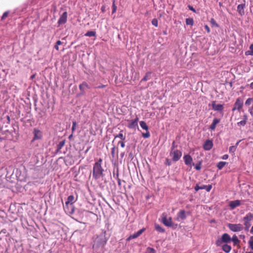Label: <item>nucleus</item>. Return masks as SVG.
Returning a JSON list of instances; mask_svg holds the SVG:
<instances>
[{"label": "nucleus", "instance_id": "obj_1", "mask_svg": "<svg viewBox=\"0 0 253 253\" xmlns=\"http://www.w3.org/2000/svg\"><path fill=\"white\" fill-rule=\"evenodd\" d=\"M102 161V159H99L93 166L92 175L95 179L100 178L102 176L103 169L101 167Z\"/></svg>", "mask_w": 253, "mask_h": 253}, {"label": "nucleus", "instance_id": "obj_2", "mask_svg": "<svg viewBox=\"0 0 253 253\" xmlns=\"http://www.w3.org/2000/svg\"><path fill=\"white\" fill-rule=\"evenodd\" d=\"M231 241V238L227 233H224L220 239L216 241V245L220 246L223 243L227 244Z\"/></svg>", "mask_w": 253, "mask_h": 253}, {"label": "nucleus", "instance_id": "obj_3", "mask_svg": "<svg viewBox=\"0 0 253 253\" xmlns=\"http://www.w3.org/2000/svg\"><path fill=\"white\" fill-rule=\"evenodd\" d=\"M244 104V100L243 98L241 97H238L237 98L234 104V106L232 109V111H235L236 110H238L240 111V110L242 108Z\"/></svg>", "mask_w": 253, "mask_h": 253}, {"label": "nucleus", "instance_id": "obj_4", "mask_svg": "<svg viewBox=\"0 0 253 253\" xmlns=\"http://www.w3.org/2000/svg\"><path fill=\"white\" fill-rule=\"evenodd\" d=\"M170 156L172 158L173 161L176 162L181 157L182 153L179 150H174L173 148H172L170 153Z\"/></svg>", "mask_w": 253, "mask_h": 253}, {"label": "nucleus", "instance_id": "obj_5", "mask_svg": "<svg viewBox=\"0 0 253 253\" xmlns=\"http://www.w3.org/2000/svg\"><path fill=\"white\" fill-rule=\"evenodd\" d=\"M228 227L233 232H239L241 231L243 228V225L241 224H232L229 223L227 225Z\"/></svg>", "mask_w": 253, "mask_h": 253}, {"label": "nucleus", "instance_id": "obj_6", "mask_svg": "<svg viewBox=\"0 0 253 253\" xmlns=\"http://www.w3.org/2000/svg\"><path fill=\"white\" fill-rule=\"evenodd\" d=\"M253 219V214L248 213L244 217V225L247 229L251 226L250 221Z\"/></svg>", "mask_w": 253, "mask_h": 253}, {"label": "nucleus", "instance_id": "obj_7", "mask_svg": "<svg viewBox=\"0 0 253 253\" xmlns=\"http://www.w3.org/2000/svg\"><path fill=\"white\" fill-rule=\"evenodd\" d=\"M138 118L136 117L134 120H127L129 122L127 126L130 129H135L138 126Z\"/></svg>", "mask_w": 253, "mask_h": 253}, {"label": "nucleus", "instance_id": "obj_8", "mask_svg": "<svg viewBox=\"0 0 253 253\" xmlns=\"http://www.w3.org/2000/svg\"><path fill=\"white\" fill-rule=\"evenodd\" d=\"M212 188L211 185H203L202 186H199L197 184L195 187V190L196 191H198L200 189H205L207 192H210Z\"/></svg>", "mask_w": 253, "mask_h": 253}, {"label": "nucleus", "instance_id": "obj_9", "mask_svg": "<svg viewBox=\"0 0 253 253\" xmlns=\"http://www.w3.org/2000/svg\"><path fill=\"white\" fill-rule=\"evenodd\" d=\"M186 218V212L184 210H181L177 213V216L175 217V219L178 221H179L181 220H184Z\"/></svg>", "mask_w": 253, "mask_h": 253}, {"label": "nucleus", "instance_id": "obj_10", "mask_svg": "<svg viewBox=\"0 0 253 253\" xmlns=\"http://www.w3.org/2000/svg\"><path fill=\"white\" fill-rule=\"evenodd\" d=\"M33 133L34 134V137L33 140H39L42 138V135L41 130L35 128L33 131Z\"/></svg>", "mask_w": 253, "mask_h": 253}, {"label": "nucleus", "instance_id": "obj_11", "mask_svg": "<svg viewBox=\"0 0 253 253\" xmlns=\"http://www.w3.org/2000/svg\"><path fill=\"white\" fill-rule=\"evenodd\" d=\"M64 209L65 212L68 214H72L74 211V207L73 205L72 204L65 205Z\"/></svg>", "mask_w": 253, "mask_h": 253}, {"label": "nucleus", "instance_id": "obj_12", "mask_svg": "<svg viewBox=\"0 0 253 253\" xmlns=\"http://www.w3.org/2000/svg\"><path fill=\"white\" fill-rule=\"evenodd\" d=\"M67 13L64 12L60 17L58 23L59 24H65L67 22Z\"/></svg>", "mask_w": 253, "mask_h": 253}, {"label": "nucleus", "instance_id": "obj_13", "mask_svg": "<svg viewBox=\"0 0 253 253\" xmlns=\"http://www.w3.org/2000/svg\"><path fill=\"white\" fill-rule=\"evenodd\" d=\"M212 108L215 111H222L223 109V106L222 104H217L215 101L212 102Z\"/></svg>", "mask_w": 253, "mask_h": 253}, {"label": "nucleus", "instance_id": "obj_14", "mask_svg": "<svg viewBox=\"0 0 253 253\" xmlns=\"http://www.w3.org/2000/svg\"><path fill=\"white\" fill-rule=\"evenodd\" d=\"M163 223L167 226L171 227L172 226V219L171 217L167 218L164 217L163 218Z\"/></svg>", "mask_w": 253, "mask_h": 253}, {"label": "nucleus", "instance_id": "obj_15", "mask_svg": "<svg viewBox=\"0 0 253 253\" xmlns=\"http://www.w3.org/2000/svg\"><path fill=\"white\" fill-rule=\"evenodd\" d=\"M183 159L185 164L191 167L193 162L192 157L190 155H187L184 156Z\"/></svg>", "mask_w": 253, "mask_h": 253}, {"label": "nucleus", "instance_id": "obj_16", "mask_svg": "<svg viewBox=\"0 0 253 253\" xmlns=\"http://www.w3.org/2000/svg\"><path fill=\"white\" fill-rule=\"evenodd\" d=\"M213 146L212 142L210 140H207L204 145L203 148L205 150H210L211 149Z\"/></svg>", "mask_w": 253, "mask_h": 253}, {"label": "nucleus", "instance_id": "obj_17", "mask_svg": "<svg viewBox=\"0 0 253 253\" xmlns=\"http://www.w3.org/2000/svg\"><path fill=\"white\" fill-rule=\"evenodd\" d=\"M241 205V201L240 200H235L231 201L229 203V207L232 210L234 209L236 207Z\"/></svg>", "mask_w": 253, "mask_h": 253}, {"label": "nucleus", "instance_id": "obj_18", "mask_svg": "<svg viewBox=\"0 0 253 253\" xmlns=\"http://www.w3.org/2000/svg\"><path fill=\"white\" fill-rule=\"evenodd\" d=\"M245 7V4H239L237 6V11L241 16H243L245 14L244 8Z\"/></svg>", "mask_w": 253, "mask_h": 253}, {"label": "nucleus", "instance_id": "obj_19", "mask_svg": "<svg viewBox=\"0 0 253 253\" xmlns=\"http://www.w3.org/2000/svg\"><path fill=\"white\" fill-rule=\"evenodd\" d=\"M248 120V116L247 115L243 116V120L237 123V125L239 126H243L246 125Z\"/></svg>", "mask_w": 253, "mask_h": 253}, {"label": "nucleus", "instance_id": "obj_20", "mask_svg": "<svg viewBox=\"0 0 253 253\" xmlns=\"http://www.w3.org/2000/svg\"><path fill=\"white\" fill-rule=\"evenodd\" d=\"M220 122V120L217 118H214L213 120V122L212 123V124L210 126V129L213 130L215 129L216 125L217 124H218Z\"/></svg>", "mask_w": 253, "mask_h": 253}, {"label": "nucleus", "instance_id": "obj_21", "mask_svg": "<svg viewBox=\"0 0 253 253\" xmlns=\"http://www.w3.org/2000/svg\"><path fill=\"white\" fill-rule=\"evenodd\" d=\"M75 202V198H74V196L73 195H70L67 199V201L65 202V205H68V204H72V205H73V203Z\"/></svg>", "mask_w": 253, "mask_h": 253}, {"label": "nucleus", "instance_id": "obj_22", "mask_svg": "<svg viewBox=\"0 0 253 253\" xmlns=\"http://www.w3.org/2000/svg\"><path fill=\"white\" fill-rule=\"evenodd\" d=\"M222 249L223 251L226 253H229L231 250V247L227 244L223 245Z\"/></svg>", "mask_w": 253, "mask_h": 253}, {"label": "nucleus", "instance_id": "obj_23", "mask_svg": "<svg viewBox=\"0 0 253 253\" xmlns=\"http://www.w3.org/2000/svg\"><path fill=\"white\" fill-rule=\"evenodd\" d=\"M231 241L233 242L234 245H239L240 242V241L238 239L237 236L235 235H234L231 238Z\"/></svg>", "mask_w": 253, "mask_h": 253}, {"label": "nucleus", "instance_id": "obj_24", "mask_svg": "<svg viewBox=\"0 0 253 253\" xmlns=\"http://www.w3.org/2000/svg\"><path fill=\"white\" fill-rule=\"evenodd\" d=\"M88 87V85L85 82L79 85V88L81 91L84 90L86 88Z\"/></svg>", "mask_w": 253, "mask_h": 253}, {"label": "nucleus", "instance_id": "obj_25", "mask_svg": "<svg viewBox=\"0 0 253 253\" xmlns=\"http://www.w3.org/2000/svg\"><path fill=\"white\" fill-rule=\"evenodd\" d=\"M155 229L159 232L163 233L165 232V229L163 228L160 225L157 224H155Z\"/></svg>", "mask_w": 253, "mask_h": 253}, {"label": "nucleus", "instance_id": "obj_26", "mask_svg": "<svg viewBox=\"0 0 253 253\" xmlns=\"http://www.w3.org/2000/svg\"><path fill=\"white\" fill-rule=\"evenodd\" d=\"M117 138H120L122 140L124 141L126 139V137L123 135V131H121L120 132L115 136V139Z\"/></svg>", "mask_w": 253, "mask_h": 253}, {"label": "nucleus", "instance_id": "obj_27", "mask_svg": "<svg viewBox=\"0 0 253 253\" xmlns=\"http://www.w3.org/2000/svg\"><path fill=\"white\" fill-rule=\"evenodd\" d=\"M227 163L225 162H219L217 164V167L219 169H221Z\"/></svg>", "mask_w": 253, "mask_h": 253}, {"label": "nucleus", "instance_id": "obj_28", "mask_svg": "<svg viewBox=\"0 0 253 253\" xmlns=\"http://www.w3.org/2000/svg\"><path fill=\"white\" fill-rule=\"evenodd\" d=\"M140 126L141 127V128H143V129L146 130V131L148 130V127L145 122L141 121L140 122Z\"/></svg>", "mask_w": 253, "mask_h": 253}, {"label": "nucleus", "instance_id": "obj_29", "mask_svg": "<svg viewBox=\"0 0 253 253\" xmlns=\"http://www.w3.org/2000/svg\"><path fill=\"white\" fill-rule=\"evenodd\" d=\"M251 104L253 105V98H249L245 102L246 106H249Z\"/></svg>", "mask_w": 253, "mask_h": 253}, {"label": "nucleus", "instance_id": "obj_30", "mask_svg": "<svg viewBox=\"0 0 253 253\" xmlns=\"http://www.w3.org/2000/svg\"><path fill=\"white\" fill-rule=\"evenodd\" d=\"M186 23L187 25L193 26L194 24V20L191 18H187L186 19Z\"/></svg>", "mask_w": 253, "mask_h": 253}, {"label": "nucleus", "instance_id": "obj_31", "mask_svg": "<svg viewBox=\"0 0 253 253\" xmlns=\"http://www.w3.org/2000/svg\"><path fill=\"white\" fill-rule=\"evenodd\" d=\"M86 37H95L96 33L94 31H88L84 35Z\"/></svg>", "mask_w": 253, "mask_h": 253}, {"label": "nucleus", "instance_id": "obj_32", "mask_svg": "<svg viewBox=\"0 0 253 253\" xmlns=\"http://www.w3.org/2000/svg\"><path fill=\"white\" fill-rule=\"evenodd\" d=\"M246 54L253 55V44L250 45V50L246 52Z\"/></svg>", "mask_w": 253, "mask_h": 253}, {"label": "nucleus", "instance_id": "obj_33", "mask_svg": "<svg viewBox=\"0 0 253 253\" xmlns=\"http://www.w3.org/2000/svg\"><path fill=\"white\" fill-rule=\"evenodd\" d=\"M150 75H151L150 72L147 73L146 74L145 77L141 80V82L142 81H146L149 80L150 79Z\"/></svg>", "mask_w": 253, "mask_h": 253}, {"label": "nucleus", "instance_id": "obj_34", "mask_svg": "<svg viewBox=\"0 0 253 253\" xmlns=\"http://www.w3.org/2000/svg\"><path fill=\"white\" fill-rule=\"evenodd\" d=\"M248 243L250 248L253 250V236L250 237Z\"/></svg>", "mask_w": 253, "mask_h": 253}, {"label": "nucleus", "instance_id": "obj_35", "mask_svg": "<svg viewBox=\"0 0 253 253\" xmlns=\"http://www.w3.org/2000/svg\"><path fill=\"white\" fill-rule=\"evenodd\" d=\"M236 150V146H232L229 147V152L234 153Z\"/></svg>", "mask_w": 253, "mask_h": 253}, {"label": "nucleus", "instance_id": "obj_36", "mask_svg": "<svg viewBox=\"0 0 253 253\" xmlns=\"http://www.w3.org/2000/svg\"><path fill=\"white\" fill-rule=\"evenodd\" d=\"M210 22L213 26H215L216 27H218V25L216 23V22H215V21L214 20V19L213 18H211V19Z\"/></svg>", "mask_w": 253, "mask_h": 253}, {"label": "nucleus", "instance_id": "obj_37", "mask_svg": "<svg viewBox=\"0 0 253 253\" xmlns=\"http://www.w3.org/2000/svg\"><path fill=\"white\" fill-rule=\"evenodd\" d=\"M138 236H137V235L136 234V233H134V234L131 235L127 239V240H130L131 239H134V238H137Z\"/></svg>", "mask_w": 253, "mask_h": 253}, {"label": "nucleus", "instance_id": "obj_38", "mask_svg": "<svg viewBox=\"0 0 253 253\" xmlns=\"http://www.w3.org/2000/svg\"><path fill=\"white\" fill-rule=\"evenodd\" d=\"M147 252L148 253H155V250L153 248L148 247L147 248Z\"/></svg>", "mask_w": 253, "mask_h": 253}, {"label": "nucleus", "instance_id": "obj_39", "mask_svg": "<svg viewBox=\"0 0 253 253\" xmlns=\"http://www.w3.org/2000/svg\"><path fill=\"white\" fill-rule=\"evenodd\" d=\"M62 43V42L60 41H58L57 42H56V45L54 46V48L57 50H59V47L58 46L60 44H61Z\"/></svg>", "mask_w": 253, "mask_h": 253}, {"label": "nucleus", "instance_id": "obj_40", "mask_svg": "<svg viewBox=\"0 0 253 253\" xmlns=\"http://www.w3.org/2000/svg\"><path fill=\"white\" fill-rule=\"evenodd\" d=\"M142 136L144 138H149L150 137V134L149 132L147 130L146 133H142Z\"/></svg>", "mask_w": 253, "mask_h": 253}, {"label": "nucleus", "instance_id": "obj_41", "mask_svg": "<svg viewBox=\"0 0 253 253\" xmlns=\"http://www.w3.org/2000/svg\"><path fill=\"white\" fill-rule=\"evenodd\" d=\"M145 230V228H142L139 230H138L137 232H136L137 236L139 237L142 233Z\"/></svg>", "mask_w": 253, "mask_h": 253}, {"label": "nucleus", "instance_id": "obj_42", "mask_svg": "<svg viewBox=\"0 0 253 253\" xmlns=\"http://www.w3.org/2000/svg\"><path fill=\"white\" fill-rule=\"evenodd\" d=\"M76 126H77L76 122H73V126H72V133H73L74 131L76 130Z\"/></svg>", "mask_w": 253, "mask_h": 253}, {"label": "nucleus", "instance_id": "obj_43", "mask_svg": "<svg viewBox=\"0 0 253 253\" xmlns=\"http://www.w3.org/2000/svg\"><path fill=\"white\" fill-rule=\"evenodd\" d=\"M152 24L154 26L157 27L158 26V20L156 19H153L152 21Z\"/></svg>", "mask_w": 253, "mask_h": 253}, {"label": "nucleus", "instance_id": "obj_44", "mask_svg": "<svg viewBox=\"0 0 253 253\" xmlns=\"http://www.w3.org/2000/svg\"><path fill=\"white\" fill-rule=\"evenodd\" d=\"M117 10V6L115 4V0H113L112 13H115Z\"/></svg>", "mask_w": 253, "mask_h": 253}, {"label": "nucleus", "instance_id": "obj_45", "mask_svg": "<svg viewBox=\"0 0 253 253\" xmlns=\"http://www.w3.org/2000/svg\"><path fill=\"white\" fill-rule=\"evenodd\" d=\"M8 15V12H7V11H6V12H5L3 14V15H2V17H1V20H3V19H4L6 17H7Z\"/></svg>", "mask_w": 253, "mask_h": 253}, {"label": "nucleus", "instance_id": "obj_46", "mask_svg": "<svg viewBox=\"0 0 253 253\" xmlns=\"http://www.w3.org/2000/svg\"><path fill=\"white\" fill-rule=\"evenodd\" d=\"M118 144H120L121 146L122 147V148H124L125 147V143L123 142V141L122 140V141H119L118 142Z\"/></svg>", "mask_w": 253, "mask_h": 253}, {"label": "nucleus", "instance_id": "obj_47", "mask_svg": "<svg viewBox=\"0 0 253 253\" xmlns=\"http://www.w3.org/2000/svg\"><path fill=\"white\" fill-rule=\"evenodd\" d=\"M188 8H189V9L190 10L192 11L193 12H196L195 9H194L192 6H190V5H189V6H188Z\"/></svg>", "mask_w": 253, "mask_h": 253}, {"label": "nucleus", "instance_id": "obj_48", "mask_svg": "<svg viewBox=\"0 0 253 253\" xmlns=\"http://www.w3.org/2000/svg\"><path fill=\"white\" fill-rule=\"evenodd\" d=\"M221 158L223 160H226L228 158V155L227 154L224 155Z\"/></svg>", "mask_w": 253, "mask_h": 253}, {"label": "nucleus", "instance_id": "obj_49", "mask_svg": "<svg viewBox=\"0 0 253 253\" xmlns=\"http://www.w3.org/2000/svg\"><path fill=\"white\" fill-rule=\"evenodd\" d=\"M205 29L207 30L208 33H210V28L209 27V26L208 25H205Z\"/></svg>", "mask_w": 253, "mask_h": 253}, {"label": "nucleus", "instance_id": "obj_50", "mask_svg": "<svg viewBox=\"0 0 253 253\" xmlns=\"http://www.w3.org/2000/svg\"><path fill=\"white\" fill-rule=\"evenodd\" d=\"M166 164L170 166L171 165V162L169 159H167Z\"/></svg>", "mask_w": 253, "mask_h": 253}, {"label": "nucleus", "instance_id": "obj_51", "mask_svg": "<svg viewBox=\"0 0 253 253\" xmlns=\"http://www.w3.org/2000/svg\"><path fill=\"white\" fill-rule=\"evenodd\" d=\"M201 165H197L195 166V169H197V170H200L201 169Z\"/></svg>", "mask_w": 253, "mask_h": 253}, {"label": "nucleus", "instance_id": "obj_52", "mask_svg": "<svg viewBox=\"0 0 253 253\" xmlns=\"http://www.w3.org/2000/svg\"><path fill=\"white\" fill-rule=\"evenodd\" d=\"M115 148L114 147L113 148H112V150H111V153L113 156L115 154Z\"/></svg>", "mask_w": 253, "mask_h": 253}, {"label": "nucleus", "instance_id": "obj_53", "mask_svg": "<svg viewBox=\"0 0 253 253\" xmlns=\"http://www.w3.org/2000/svg\"><path fill=\"white\" fill-rule=\"evenodd\" d=\"M253 108L252 107L251 109H249V111L250 112V113L252 114V113H253Z\"/></svg>", "mask_w": 253, "mask_h": 253}, {"label": "nucleus", "instance_id": "obj_54", "mask_svg": "<svg viewBox=\"0 0 253 253\" xmlns=\"http://www.w3.org/2000/svg\"><path fill=\"white\" fill-rule=\"evenodd\" d=\"M105 87V85H100V86H98L97 87V88H104Z\"/></svg>", "mask_w": 253, "mask_h": 253}, {"label": "nucleus", "instance_id": "obj_55", "mask_svg": "<svg viewBox=\"0 0 253 253\" xmlns=\"http://www.w3.org/2000/svg\"><path fill=\"white\" fill-rule=\"evenodd\" d=\"M250 232L253 234V226L252 227L251 229L250 230Z\"/></svg>", "mask_w": 253, "mask_h": 253}, {"label": "nucleus", "instance_id": "obj_56", "mask_svg": "<svg viewBox=\"0 0 253 253\" xmlns=\"http://www.w3.org/2000/svg\"><path fill=\"white\" fill-rule=\"evenodd\" d=\"M72 137H73V133L69 136V139H71Z\"/></svg>", "mask_w": 253, "mask_h": 253}, {"label": "nucleus", "instance_id": "obj_57", "mask_svg": "<svg viewBox=\"0 0 253 253\" xmlns=\"http://www.w3.org/2000/svg\"><path fill=\"white\" fill-rule=\"evenodd\" d=\"M104 9H105V8L104 7H102V8H101L102 11H103L104 10Z\"/></svg>", "mask_w": 253, "mask_h": 253}, {"label": "nucleus", "instance_id": "obj_58", "mask_svg": "<svg viewBox=\"0 0 253 253\" xmlns=\"http://www.w3.org/2000/svg\"><path fill=\"white\" fill-rule=\"evenodd\" d=\"M60 143H61V146H63L64 145V143L63 142Z\"/></svg>", "mask_w": 253, "mask_h": 253}, {"label": "nucleus", "instance_id": "obj_59", "mask_svg": "<svg viewBox=\"0 0 253 253\" xmlns=\"http://www.w3.org/2000/svg\"><path fill=\"white\" fill-rule=\"evenodd\" d=\"M239 143V142H237V143H236V146L238 145Z\"/></svg>", "mask_w": 253, "mask_h": 253}, {"label": "nucleus", "instance_id": "obj_60", "mask_svg": "<svg viewBox=\"0 0 253 253\" xmlns=\"http://www.w3.org/2000/svg\"><path fill=\"white\" fill-rule=\"evenodd\" d=\"M253 253V252H248V253Z\"/></svg>", "mask_w": 253, "mask_h": 253}, {"label": "nucleus", "instance_id": "obj_61", "mask_svg": "<svg viewBox=\"0 0 253 253\" xmlns=\"http://www.w3.org/2000/svg\"><path fill=\"white\" fill-rule=\"evenodd\" d=\"M252 85L253 86V83L251 84V86H252Z\"/></svg>", "mask_w": 253, "mask_h": 253}, {"label": "nucleus", "instance_id": "obj_62", "mask_svg": "<svg viewBox=\"0 0 253 253\" xmlns=\"http://www.w3.org/2000/svg\"><path fill=\"white\" fill-rule=\"evenodd\" d=\"M252 85L253 86V83L251 84V86H252Z\"/></svg>", "mask_w": 253, "mask_h": 253}, {"label": "nucleus", "instance_id": "obj_63", "mask_svg": "<svg viewBox=\"0 0 253 253\" xmlns=\"http://www.w3.org/2000/svg\"><path fill=\"white\" fill-rule=\"evenodd\" d=\"M93 248H95V245H93Z\"/></svg>", "mask_w": 253, "mask_h": 253}]
</instances>
